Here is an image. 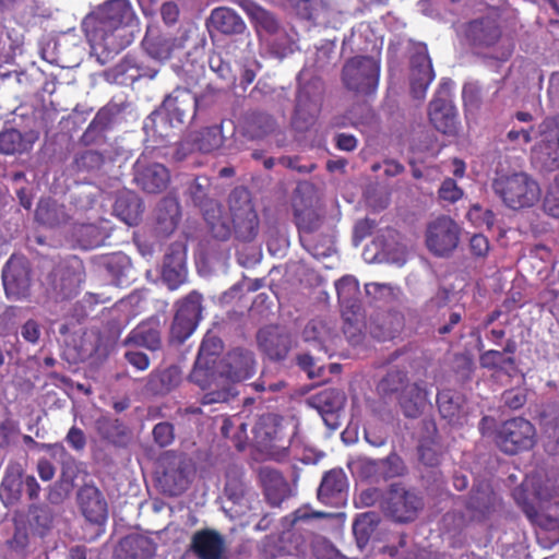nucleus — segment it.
I'll use <instances>...</instances> for the list:
<instances>
[{"mask_svg": "<svg viewBox=\"0 0 559 559\" xmlns=\"http://www.w3.org/2000/svg\"><path fill=\"white\" fill-rule=\"evenodd\" d=\"M135 22L130 0H107L85 17L83 26L92 49L109 56L133 41L131 27Z\"/></svg>", "mask_w": 559, "mask_h": 559, "instance_id": "f257e3e1", "label": "nucleus"}, {"mask_svg": "<svg viewBox=\"0 0 559 559\" xmlns=\"http://www.w3.org/2000/svg\"><path fill=\"white\" fill-rule=\"evenodd\" d=\"M204 218L213 236L228 239L234 233L242 241L253 240L259 233V218L246 189H235L228 199V214H223L217 204H211Z\"/></svg>", "mask_w": 559, "mask_h": 559, "instance_id": "f03ea898", "label": "nucleus"}, {"mask_svg": "<svg viewBox=\"0 0 559 559\" xmlns=\"http://www.w3.org/2000/svg\"><path fill=\"white\" fill-rule=\"evenodd\" d=\"M255 361L249 350L234 349L219 365L210 378L212 388L203 396V404L225 402L231 395V384L251 378L254 373Z\"/></svg>", "mask_w": 559, "mask_h": 559, "instance_id": "7ed1b4c3", "label": "nucleus"}, {"mask_svg": "<svg viewBox=\"0 0 559 559\" xmlns=\"http://www.w3.org/2000/svg\"><path fill=\"white\" fill-rule=\"evenodd\" d=\"M197 110V97L187 88L174 90L163 102L159 109L152 112L144 122V128L165 138L169 130L181 126L188 116Z\"/></svg>", "mask_w": 559, "mask_h": 559, "instance_id": "20e7f679", "label": "nucleus"}, {"mask_svg": "<svg viewBox=\"0 0 559 559\" xmlns=\"http://www.w3.org/2000/svg\"><path fill=\"white\" fill-rule=\"evenodd\" d=\"M492 189L503 204L512 210L531 207L540 198L538 182L524 171L497 174Z\"/></svg>", "mask_w": 559, "mask_h": 559, "instance_id": "39448f33", "label": "nucleus"}, {"mask_svg": "<svg viewBox=\"0 0 559 559\" xmlns=\"http://www.w3.org/2000/svg\"><path fill=\"white\" fill-rule=\"evenodd\" d=\"M533 163L548 171L559 169V121L546 119L538 127V136L532 148Z\"/></svg>", "mask_w": 559, "mask_h": 559, "instance_id": "423d86ee", "label": "nucleus"}, {"mask_svg": "<svg viewBox=\"0 0 559 559\" xmlns=\"http://www.w3.org/2000/svg\"><path fill=\"white\" fill-rule=\"evenodd\" d=\"M536 440L534 426L522 417L504 421L498 429L496 442L501 451L515 454L530 450Z\"/></svg>", "mask_w": 559, "mask_h": 559, "instance_id": "0eeeda50", "label": "nucleus"}, {"mask_svg": "<svg viewBox=\"0 0 559 559\" xmlns=\"http://www.w3.org/2000/svg\"><path fill=\"white\" fill-rule=\"evenodd\" d=\"M379 63L371 57H355L343 69L345 85L355 92L373 93L379 80Z\"/></svg>", "mask_w": 559, "mask_h": 559, "instance_id": "6e6552de", "label": "nucleus"}, {"mask_svg": "<svg viewBox=\"0 0 559 559\" xmlns=\"http://www.w3.org/2000/svg\"><path fill=\"white\" fill-rule=\"evenodd\" d=\"M460 235L461 228L451 217L439 216L427 226V248L438 257H445L457 247Z\"/></svg>", "mask_w": 559, "mask_h": 559, "instance_id": "1a4fd4ad", "label": "nucleus"}, {"mask_svg": "<svg viewBox=\"0 0 559 559\" xmlns=\"http://www.w3.org/2000/svg\"><path fill=\"white\" fill-rule=\"evenodd\" d=\"M222 350V342L215 335H206L199 349L194 368L190 374L191 380L201 389H211L210 378L214 376L219 362L217 356Z\"/></svg>", "mask_w": 559, "mask_h": 559, "instance_id": "9d476101", "label": "nucleus"}, {"mask_svg": "<svg viewBox=\"0 0 559 559\" xmlns=\"http://www.w3.org/2000/svg\"><path fill=\"white\" fill-rule=\"evenodd\" d=\"M201 301L202 296L193 292L180 302L170 329L173 340L182 343L194 332L201 319Z\"/></svg>", "mask_w": 559, "mask_h": 559, "instance_id": "9b49d317", "label": "nucleus"}, {"mask_svg": "<svg viewBox=\"0 0 559 559\" xmlns=\"http://www.w3.org/2000/svg\"><path fill=\"white\" fill-rule=\"evenodd\" d=\"M134 180L147 193H159L169 183V171L159 163H148L142 154L134 164Z\"/></svg>", "mask_w": 559, "mask_h": 559, "instance_id": "f8f14e48", "label": "nucleus"}, {"mask_svg": "<svg viewBox=\"0 0 559 559\" xmlns=\"http://www.w3.org/2000/svg\"><path fill=\"white\" fill-rule=\"evenodd\" d=\"M429 119L442 133H452L456 127V109L450 99V83H444L429 105Z\"/></svg>", "mask_w": 559, "mask_h": 559, "instance_id": "ddd939ff", "label": "nucleus"}, {"mask_svg": "<svg viewBox=\"0 0 559 559\" xmlns=\"http://www.w3.org/2000/svg\"><path fill=\"white\" fill-rule=\"evenodd\" d=\"M313 187L304 182L298 185L293 198L295 217L299 229L312 231L319 226L320 218L312 210L313 206Z\"/></svg>", "mask_w": 559, "mask_h": 559, "instance_id": "4468645a", "label": "nucleus"}, {"mask_svg": "<svg viewBox=\"0 0 559 559\" xmlns=\"http://www.w3.org/2000/svg\"><path fill=\"white\" fill-rule=\"evenodd\" d=\"M435 79L431 60L425 46L419 47L412 57L411 62V90L417 99H423L428 86Z\"/></svg>", "mask_w": 559, "mask_h": 559, "instance_id": "2eb2a0df", "label": "nucleus"}, {"mask_svg": "<svg viewBox=\"0 0 559 559\" xmlns=\"http://www.w3.org/2000/svg\"><path fill=\"white\" fill-rule=\"evenodd\" d=\"M309 404L319 412L326 426L335 429L337 427L335 414L343 408L345 395L337 389L329 388L311 396Z\"/></svg>", "mask_w": 559, "mask_h": 559, "instance_id": "dca6fc26", "label": "nucleus"}, {"mask_svg": "<svg viewBox=\"0 0 559 559\" xmlns=\"http://www.w3.org/2000/svg\"><path fill=\"white\" fill-rule=\"evenodd\" d=\"M79 504L83 515L91 523L102 525L108 515L107 502L102 492L94 486H84L78 493Z\"/></svg>", "mask_w": 559, "mask_h": 559, "instance_id": "f3484780", "label": "nucleus"}, {"mask_svg": "<svg viewBox=\"0 0 559 559\" xmlns=\"http://www.w3.org/2000/svg\"><path fill=\"white\" fill-rule=\"evenodd\" d=\"M2 281L9 298L25 297L29 289V273L21 261L10 260L2 271Z\"/></svg>", "mask_w": 559, "mask_h": 559, "instance_id": "a211bd4d", "label": "nucleus"}, {"mask_svg": "<svg viewBox=\"0 0 559 559\" xmlns=\"http://www.w3.org/2000/svg\"><path fill=\"white\" fill-rule=\"evenodd\" d=\"M154 542L142 535L133 534L122 538L114 551L115 559H154Z\"/></svg>", "mask_w": 559, "mask_h": 559, "instance_id": "6ab92c4d", "label": "nucleus"}, {"mask_svg": "<svg viewBox=\"0 0 559 559\" xmlns=\"http://www.w3.org/2000/svg\"><path fill=\"white\" fill-rule=\"evenodd\" d=\"M347 477L342 469L328 472L318 490V498L325 504L338 506L345 501Z\"/></svg>", "mask_w": 559, "mask_h": 559, "instance_id": "aec40b11", "label": "nucleus"}, {"mask_svg": "<svg viewBox=\"0 0 559 559\" xmlns=\"http://www.w3.org/2000/svg\"><path fill=\"white\" fill-rule=\"evenodd\" d=\"M225 497L223 509L231 518L242 516L252 509L251 503L254 500V495L247 490L240 481L231 480L227 483Z\"/></svg>", "mask_w": 559, "mask_h": 559, "instance_id": "412c9836", "label": "nucleus"}, {"mask_svg": "<svg viewBox=\"0 0 559 559\" xmlns=\"http://www.w3.org/2000/svg\"><path fill=\"white\" fill-rule=\"evenodd\" d=\"M421 501L414 492L395 490L388 499V511L397 522H408L415 519Z\"/></svg>", "mask_w": 559, "mask_h": 559, "instance_id": "4be33fe9", "label": "nucleus"}, {"mask_svg": "<svg viewBox=\"0 0 559 559\" xmlns=\"http://www.w3.org/2000/svg\"><path fill=\"white\" fill-rule=\"evenodd\" d=\"M252 432L257 443L262 447L267 449H286L284 444H277L282 439V427L276 415H262L253 427Z\"/></svg>", "mask_w": 559, "mask_h": 559, "instance_id": "5701e85b", "label": "nucleus"}, {"mask_svg": "<svg viewBox=\"0 0 559 559\" xmlns=\"http://www.w3.org/2000/svg\"><path fill=\"white\" fill-rule=\"evenodd\" d=\"M191 548L200 559H222L224 539L214 531H200L193 535Z\"/></svg>", "mask_w": 559, "mask_h": 559, "instance_id": "b1692460", "label": "nucleus"}, {"mask_svg": "<svg viewBox=\"0 0 559 559\" xmlns=\"http://www.w3.org/2000/svg\"><path fill=\"white\" fill-rule=\"evenodd\" d=\"M428 391L418 383H407L399 395V403L405 416L418 417L428 404Z\"/></svg>", "mask_w": 559, "mask_h": 559, "instance_id": "393cba45", "label": "nucleus"}, {"mask_svg": "<svg viewBox=\"0 0 559 559\" xmlns=\"http://www.w3.org/2000/svg\"><path fill=\"white\" fill-rule=\"evenodd\" d=\"M190 469L181 461L168 467L159 478L163 490L170 496H178L185 491L190 483Z\"/></svg>", "mask_w": 559, "mask_h": 559, "instance_id": "a878e982", "label": "nucleus"}, {"mask_svg": "<svg viewBox=\"0 0 559 559\" xmlns=\"http://www.w3.org/2000/svg\"><path fill=\"white\" fill-rule=\"evenodd\" d=\"M186 273L185 252L178 247L165 255L162 276L170 289H176L183 283Z\"/></svg>", "mask_w": 559, "mask_h": 559, "instance_id": "bb28decb", "label": "nucleus"}, {"mask_svg": "<svg viewBox=\"0 0 559 559\" xmlns=\"http://www.w3.org/2000/svg\"><path fill=\"white\" fill-rule=\"evenodd\" d=\"M114 212L127 225H135L142 214L141 200L134 192L122 191L116 199Z\"/></svg>", "mask_w": 559, "mask_h": 559, "instance_id": "cd10ccee", "label": "nucleus"}, {"mask_svg": "<svg viewBox=\"0 0 559 559\" xmlns=\"http://www.w3.org/2000/svg\"><path fill=\"white\" fill-rule=\"evenodd\" d=\"M23 487L22 468L19 464H10L0 485V498L5 506L14 504L21 497Z\"/></svg>", "mask_w": 559, "mask_h": 559, "instance_id": "c85d7f7f", "label": "nucleus"}, {"mask_svg": "<svg viewBox=\"0 0 559 559\" xmlns=\"http://www.w3.org/2000/svg\"><path fill=\"white\" fill-rule=\"evenodd\" d=\"M126 342L135 346L156 350L160 347V333L155 320L139 324L128 335Z\"/></svg>", "mask_w": 559, "mask_h": 559, "instance_id": "c756f323", "label": "nucleus"}, {"mask_svg": "<svg viewBox=\"0 0 559 559\" xmlns=\"http://www.w3.org/2000/svg\"><path fill=\"white\" fill-rule=\"evenodd\" d=\"M211 25L224 34H241L246 29L242 19L229 8H216L210 15Z\"/></svg>", "mask_w": 559, "mask_h": 559, "instance_id": "7c9ffc66", "label": "nucleus"}, {"mask_svg": "<svg viewBox=\"0 0 559 559\" xmlns=\"http://www.w3.org/2000/svg\"><path fill=\"white\" fill-rule=\"evenodd\" d=\"M262 349L273 359H282L288 350V338L277 328H265L258 334Z\"/></svg>", "mask_w": 559, "mask_h": 559, "instance_id": "2f4dec72", "label": "nucleus"}, {"mask_svg": "<svg viewBox=\"0 0 559 559\" xmlns=\"http://www.w3.org/2000/svg\"><path fill=\"white\" fill-rule=\"evenodd\" d=\"M36 139L34 133L23 135L15 129L5 130L0 133V152L7 155L28 152Z\"/></svg>", "mask_w": 559, "mask_h": 559, "instance_id": "473e14b6", "label": "nucleus"}, {"mask_svg": "<svg viewBox=\"0 0 559 559\" xmlns=\"http://www.w3.org/2000/svg\"><path fill=\"white\" fill-rule=\"evenodd\" d=\"M80 281L79 275L56 272L47 289L48 296L56 301L71 298L76 294Z\"/></svg>", "mask_w": 559, "mask_h": 559, "instance_id": "72a5a7b5", "label": "nucleus"}, {"mask_svg": "<svg viewBox=\"0 0 559 559\" xmlns=\"http://www.w3.org/2000/svg\"><path fill=\"white\" fill-rule=\"evenodd\" d=\"M466 35L474 45L491 46L498 40L500 31L495 22L480 20L468 24Z\"/></svg>", "mask_w": 559, "mask_h": 559, "instance_id": "f704fd0d", "label": "nucleus"}, {"mask_svg": "<svg viewBox=\"0 0 559 559\" xmlns=\"http://www.w3.org/2000/svg\"><path fill=\"white\" fill-rule=\"evenodd\" d=\"M180 207L173 199L163 200L156 214V229L162 235H170L179 223Z\"/></svg>", "mask_w": 559, "mask_h": 559, "instance_id": "c9c22d12", "label": "nucleus"}, {"mask_svg": "<svg viewBox=\"0 0 559 559\" xmlns=\"http://www.w3.org/2000/svg\"><path fill=\"white\" fill-rule=\"evenodd\" d=\"M181 381L180 369L170 366L163 371L150 376L148 389L155 394H165L179 385Z\"/></svg>", "mask_w": 559, "mask_h": 559, "instance_id": "e433bc0d", "label": "nucleus"}, {"mask_svg": "<svg viewBox=\"0 0 559 559\" xmlns=\"http://www.w3.org/2000/svg\"><path fill=\"white\" fill-rule=\"evenodd\" d=\"M96 432L109 443L123 445L127 441V429L117 419L102 416L94 424Z\"/></svg>", "mask_w": 559, "mask_h": 559, "instance_id": "4c0bfd02", "label": "nucleus"}, {"mask_svg": "<svg viewBox=\"0 0 559 559\" xmlns=\"http://www.w3.org/2000/svg\"><path fill=\"white\" fill-rule=\"evenodd\" d=\"M35 218L41 225L53 227L64 222L67 215L62 205L50 199H44L36 207Z\"/></svg>", "mask_w": 559, "mask_h": 559, "instance_id": "58836bf2", "label": "nucleus"}, {"mask_svg": "<svg viewBox=\"0 0 559 559\" xmlns=\"http://www.w3.org/2000/svg\"><path fill=\"white\" fill-rule=\"evenodd\" d=\"M333 334V326L320 319L311 320L302 332L306 342L317 343L320 348L325 347V344L332 340Z\"/></svg>", "mask_w": 559, "mask_h": 559, "instance_id": "ea45409f", "label": "nucleus"}, {"mask_svg": "<svg viewBox=\"0 0 559 559\" xmlns=\"http://www.w3.org/2000/svg\"><path fill=\"white\" fill-rule=\"evenodd\" d=\"M176 47V39L173 37L146 38L144 40L147 55L159 62L168 60Z\"/></svg>", "mask_w": 559, "mask_h": 559, "instance_id": "a19ab883", "label": "nucleus"}, {"mask_svg": "<svg viewBox=\"0 0 559 559\" xmlns=\"http://www.w3.org/2000/svg\"><path fill=\"white\" fill-rule=\"evenodd\" d=\"M222 433L226 438L233 439L235 447L242 450L248 440L247 425L240 416L225 418L222 425Z\"/></svg>", "mask_w": 559, "mask_h": 559, "instance_id": "79ce46f5", "label": "nucleus"}, {"mask_svg": "<svg viewBox=\"0 0 559 559\" xmlns=\"http://www.w3.org/2000/svg\"><path fill=\"white\" fill-rule=\"evenodd\" d=\"M222 124L203 129L195 139V145L203 153L218 150L224 143Z\"/></svg>", "mask_w": 559, "mask_h": 559, "instance_id": "37998d69", "label": "nucleus"}, {"mask_svg": "<svg viewBox=\"0 0 559 559\" xmlns=\"http://www.w3.org/2000/svg\"><path fill=\"white\" fill-rule=\"evenodd\" d=\"M440 414L450 421L459 423L462 416L461 397L449 391L441 392L437 397Z\"/></svg>", "mask_w": 559, "mask_h": 559, "instance_id": "c03bdc74", "label": "nucleus"}, {"mask_svg": "<svg viewBox=\"0 0 559 559\" xmlns=\"http://www.w3.org/2000/svg\"><path fill=\"white\" fill-rule=\"evenodd\" d=\"M335 286L338 300L343 305L353 307L359 295L358 281L354 276L347 275L337 281Z\"/></svg>", "mask_w": 559, "mask_h": 559, "instance_id": "a18cd8bd", "label": "nucleus"}, {"mask_svg": "<svg viewBox=\"0 0 559 559\" xmlns=\"http://www.w3.org/2000/svg\"><path fill=\"white\" fill-rule=\"evenodd\" d=\"M275 121L266 114L253 115L247 124V132L251 138H262L273 132Z\"/></svg>", "mask_w": 559, "mask_h": 559, "instance_id": "49530a36", "label": "nucleus"}, {"mask_svg": "<svg viewBox=\"0 0 559 559\" xmlns=\"http://www.w3.org/2000/svg\"><path fill=\"white\" fill-rule=\"evenodd\" d=\"M248 15L257 24V26L265 29L269 33H273L277 28V22L275 17L262 7L249 3L246 7Z\"/></svg>", "mask_w": 559, "mask_h": 559, "instance_id": "de8ad7c7", "label": "nucleus"}, {"mask_svg": "<svg viewBox=\"0 0 559 559\" xmlns=\"http://www.w3.org/2000/svg\"><path fill=\"white\" fill-rule=\"evenodd\" d=\"M373 532L374 519L371 514L361 515L353 524V533L359 548H364L366 546Z\"/></svg>", "mask_w": 559, "mask_h": 559, "instance_id": "09e8293b", "label": "nucleus"}, {"mask_svg": "<svg viewBox=\"0 0 559 559\" xmlns=\"http://www.w3.org/2000/svg\"><path fill=\"white\" fill-rule=\"evenodd\" d=\"M404 326V318L399 312H392L382 319L380 328L383 330L381 333H376L377 337L386 340L393 338L401 332Z\"/></svg>", "mask_w": 559, "mask_h": 559, "instance_id": "8fccbe9b", "label": "nucleus"}, {"mask_svg": "<svg viewBox=\"0 0 559 559\" xmlns=\"http://www.w3.org/2000/svg\"><path fill=\"white\" fill-rule=\"evenodd\" d=\"M495 501L496 497L490 486L488 484H485L480 485L476 490H474L469 506L473 509L479 510L480 512H485L490 507L493 506Z\"/></svg>", "mask_w": 559, "mask_h": 559, "instance_id": "3c124183", "label": "nucleus"}, {"mask_svg": "<svg viewBox=\"0 0 559 559\" xmlns=\"http://www.w3.org/2000/svg\"><path fill=\"white\" fill-rule=\"evenodd\" d=\"M405 374L401 371L389 372L378 384L380 393L386 395L391 393H401L402 389L406 385Z\"/></svg>", "mask_w": 559, "mask_h": 559, "instance_id": "603ef678", "label": "nucleus"}, {"mask_svg": "<svg viewBox=\"0 0 559 559\" xmlns=\"http://www.w3.org/2000/svg\"><path fill=\"white\" fill-rule=\"evenodd\" d=\"M207 188H209V180L206 178H197L193 180V182L189 187V194L194 202L195 205L200 207H205L204 212L211 207V204H214L213 202H209L206 200L207 197Z\"/></svg>", "mask_w": 559, "mask_h": 559, "instance_id": "864d4df0", "label": "nucleus"}, {"mask_svg": "<svg viewBox=\"0 0 559 559\" xmlns=\"http://www.w3.org/2000/svg\"><path fill=\"white\" fill-rule=\"evenodd\" d=\"M464 195V191L457 186L456 181L452 178H445L439 189L438 198L442 202L455 203Z\"/></svg>", "mask_w": 559, "mask_h": 559, "instance_id": "5fc2aeb1", "label": "nucleus"}, {"mask_svg": "<svg viewBox=\"0 0 559 559\" xmlns=\"http://www.w3.org/2000/svg\"><path fill=\"white\" fill-rule=\"evenodd\" d=\"M366 294L376 300H392L400 294V289L389 284L369 283L365 286Z\"/></svg>", "mask_w": 559, "mask_h": 559, "instance_id": "6e6d98bb", "label": "nucleus"}, {"mask_svg": "<svg viewBox=\"0 0 559 559\" xmlns=\"http://www.w3.org/2000/svg\"><path fill=\"white\" fill-rule=\"evenodd\" d=\"M544 210L554 217H559V177L551 182L544 199Z\"/></svg>", "mask_w": 559, "mask_h": 559, "instance_id": "4d7b16f0", "label": "nucleus"}, {"mask_svg": "<svg viewBox=\"0 0 559 559\" xmlns=\"http://www.w3.org/2000/svg\"><path fill=\"white\" fill-rule=\"evenodd\" d=\"M317 112V106L313 105L311 112H306L302 108V96L299 95L295 116L293 118V126L299 130H306L310 124L313 123Z\"/></svg>", "mask_w": 559, "mask_h": 559, "instance_id": "13d9d810", "label": "nucleus"}, {"mask_svg": "<svg viewBox=\"0 0 559 559\" xmlns=\"http://www.w3.org/2000/svg\"><path fill=\"white\" fill-rule=\"evenodd\" d=\"M507 364L512 365L513 359L511 357H507L503 352L491 349L485 352L480 356V365L485 368L502 369Z\"/></svg>", "mask_w": 559, "mask_h": 559, "instance_id": "bf43d9fd", "label": "nucleus"}, {"mask_svg": "<svg viewBox=\"0 0 559 559\" xmlns=\"http://www.w3.org/2000/svg\"><path fill=\"white\" fill-rule=\"evenodd\" d=\"M81 236V245L83 248H93L102 243L103 238L99 235L98 228L94 225H82L79 229Z\"/></svg>", "mask_w": 559, "mask_h": 559, "instance_id": "052dcab7", "label": "nucleus"}, {"mask_svg": "<svg viewBox=\"0 0 559 559\" xmlns=\"http://www.w3.org/2000/svg\"><path fill=\"white\" fill-rule=\"evenodd\" d=\"M467 218L476 226L490 227L493 224V214L491 211L484 210L479 205H473L467 212Z\"/></svg>", "mask_w": 559, "mask_h": 559, "instance_id": "680f3d73", "label": "nucleus"}, {"mask_svg": "<svg viewBox=\"0 0 559 559\" xmlns=\"http://www.w3.org/2000/svg\"><path fill=\"white\" fill-rule=\"evenodd\" d=\"M153 437L159 447H167L174 440V428L169 423H159L153 429Z\"/></svg>", "mask_w": 559, "mask_h": 559, "instance_id": "e2e57ef3", "label": "nucleus"}, {"mask_svg": "<svg viewBox=\"0 0 559 559\" xmlns=\"http://www.w3.org/2000/svg\"><path fill=\"white\" fill-rule=\"evenodd\" d=\"M298 9L307 19H316L323 9V0H299Z\"/></svg>", "mask_w": 559, "mask_h": 559, "instance_id": "0e129e2a", "label": "nucleus"}, {"mask_svg": "<svg viewBox=\"0 0 559 559\" xmlns=\"http://www.w3.org/2000/svg\"><path fill=\"white\" fill-rule=\"evenodd\" d=\"M124 357L127 361L138 370L142 371L148 368V357L141 352L128 350L126 352Z\"/></svg>", "mask_w": 559, "mask_h": 559, "instance_id": "69168bd1", "label": "nucleus"}, {"mask_svg": "<svg viewBox=\"0 0 559 559\" xmlns=\"http://www.w3.org/2000/svg\"><path fill=\"white\" fill-rule=\"evenodd\" d=\"M469 247L473 254L485 257L489 250V242L485 236L474 235L469 240Z\"/></svg>", "mask_w": 559, "mask_h": 559, "instance_id": "338daca9", "label": "nucleus"}, {"mask_svg": "<svg viewBox=\"0 0 559 559\" xmlns=\"http://www.w3.org/2000/svg\"><path fill=\"white\" fill-rule=\"evenodd\" d=\"M66 440L76 451L83 450L86 444L83 431L76 427H72L69 430Z\"/></svg>", "mask_w": 559, "mask_h": 559, "instance_id": "774afa93", "label": "nucleus"}]
</instances>
